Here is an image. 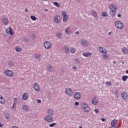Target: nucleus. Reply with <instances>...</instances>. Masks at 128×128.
<instances>
[{"label": "nucleus", "mask_w": 128, "mask_h": 128, "mask_svg": "<svg viewBox=\"0 0 128 128\" xmlns=\"http://www.w3.org/2000/svg\"><path fill=\"white\" fill-rule=\"evenodd\" d=\"M16 50L17 52H22V48L17 47L16 48Z\"/></svg>", "instance_id": "473e14b6"}, {"label": "nucleus", "mask_w": 128, "mask_h": 128, "mask_svg": "<svg viewBox=\"0 0 128 128\" xmlns=\"http://www.w3.org/2000/svg\"><path fill=\"white\" fill-rule=\"evenodd\" d=\"M65 33L68 36H70V34H72V29L70 28V27L68 26L66 28Z\"/></svg>", "instance_id": "ddd939ff"}, {"label": "nucleus", "mask_w": 128, "mask_h": 128, "mask_svg": "<svg viewBox=\"0 0 128 128\" xmlns=\"http://www.w3.org/2000/svg\"><path fill=\"white\" fill-rule=\"evenodd\" d=\"M30 18L32 20H36V18L34 16H30Z\"/></svg>", "instance_id": "58836bf2"}, {"label": "nucleus", "mask_w": 128, "mask_h": 128, "mask_svg": "<svg viewBox=\"0 0 128 128\" xmlns=\"http://www.w3.org/2000/svg\"><path fill=\"white\" fill-rule=\"evenodd\" d=\"M48 9H44V12H48Z\"/></svg>", "instance_id": "e2e57ef3"}, {"label": "nucleus", "mask_w": 128, "mask_h": 128, "mask_svg": "<svg viewBox=\"0 0 128 128\" xmlns=\"http://www.w3.org/2000/svg\"><path fill=\"white\" fill-rule=\"evenodd\" d=\"M92 16L96 18H98V13L96 12L94 10L92 11Z\"/></svg>", "instance_id": "c756f323"}, {"label": "nucleus", "mask_w": 128, "mask_h": 128, "mask_svg": "<svg viewBox=\"0 0 128 128\" xmlns=\"http://www.w3.org/2000/svg\"><path fill=\"white\" fill-rule=\"evenodd\" d=\"M98 50L100 53L104 54H106L108 52V51L106 49V48L104 47L100 46L98 48Z\"/></svg>", "instance_id": "9b49d317"}, {"label": "nucleus", "mask_w": 128, "mask_h": 128, "mask_svg": "<svg viewBox=\"0 0 128 128\" xmlns=\"http://www.w3.org/2000/svg\"><path fill=\"white\" fill-rule=\"evenodd\" d=\"M62 50L65 54H68V52H70V48L68 46L64 47Z\"/></svg>", "instance_id": "412c9836"}, {"label": "nucleus", "mask_w": 128, "mask_h": 128, "mask_svg": "<svg viewBox=\"0 0 128 128\" xmlns=\"http://www.w3.org/2000/svg\"><path fill=\"white\" fill-rule=\"evenodd\" d=\"M115 26L118 30H122L124 28V24L122 22L117 20L115 22Z\"/></svg>", "instance_id": "7ed1b4c3"}, {"label": "nucleus", "mask_w": 128, "mask_h": 128, "mask_svg": "<svg viewBox=\"0 0 128 128\" xmlns=\"http://www.w3.org/2000/svg\"><path fill=\"white\" fill-rule=\"evenodd\" d=\"M106 84L107 86H112V82H106Z\"/></svg>", "instance_id": "c03bdc74"}, {"label": "nucleus", "mask_w": 128, "mask_h": 128, "mask_svg": "<svg viewBox=\"0 0 128 128\" xmlns=\"http://www.w3.org/2000/svg\"><path fill=\"white\" fill-rule=\"evenodd\" d=\"M53 4H54V6H57V8H60V4H59L58 2H54L53 3Z\"/></svg>", "instance_id": "7c9ffc66"}, {"label": "nucleus", "mask_w": 128, "mask_h": 128, "mask_svg": "<svg viewBox=\"0 0 128 128\" xmlns=\"http://www.w3.org/2000/svg\"><path fill=\"white\" fill-rule=\"evenodd\" d=\"M122 52L124 54H128V50L126 48H122Z\"/></svg>", "instance_id": "c85d7f7f"}, {"label": "nucleus", "mask_w": 128, "mask_h": 128, "mask_svg": "<svg viewBox=\"0 0 128 128\" xmlns=\"http://www.w3.org/2000/svg\"><path fill=\"white\" fill-rule=\"evenodd\" d=\"M110 128H118L117 126H112Z\"/></svg>", "instance_id": "8fccbe9b"}, {"label": "nucleus", "mask_w": 128, "mask_h": 128, "mask_svg": "<svg viewBox=\"0 0 128 128\" xmlns=\"http://www.w3.org/2000/svg\"><path fill=\"white\" fill-rule=\"evenodd\" d=\"M22 108L24 112H26V110H28L29 107L26 105H23L22 106Z\"/></svg>", "instance_id": "b1692460"}, {"label": "nucleus", "mask_w": 128, "mask_h": 128, "mask_svg": "<svg viewBox=\"0 0 128 128\" xmlns=\"http://www.w3.org/2000/svg\"><path fill=\"white\" fill-rule=\"evenodd\" d=\"M4 102H6L4 99H0V104H4Z\"/></svg>", "instance_id": "ea45409f"}, {"label": "nucleus", "mask_w": 128, "mask_h": 128, "mask_svg": "<svg viewBox=\"0 0 128 128\" xmlns=\"http://www.w3.org/2000/svg\"><path fill=\"white\" fill-rule=\"evenodd\" d=\"M80 44L82 46H88V44H90L88 42L84 39L82 40Z\"/></svg>", "instance_id": "6e6552de"}, {"label": "nucleus", "mask_w": 128, "mask_h": 128, "mask_svg": "<svg viewBox=\"0 0 128 128\" xmlns=\"http://www.w3.org/2000/svg\"><path fill=\"white\" fill-rule=\"evenodd\" d=\"M74 104H75V106H78V104H80V102H74Z\"/></svg>", "instance_id": "49530a36"}, {"label": "nucleus", "mask_w": 128, "mask_h": 128, "mask_svg": "<svg viewBox=\"0 0 128 128\" xmlns=\"http://www.w3.org/2000/svg\"><path fill=\"white\" fill-rule=\"evenodd\" d=\"M16 102L18 101V100H16V98H14V102H16Z\"/></svg>", "instance_id": "052dcab7"}, {"label": "nucleus", "mask_w": 128, "mask_h": 128, "mask_svg": "<svg viewBox=\"0 0 128 128\" xmlns=\"http://www.w3.org/2000/svg\"><path fill=\"white\" fill-rule=\"evenodd\" d=\"M34 88L36 92H40V85L38 83L34 84Z\"/></svg>", "instance_id": "6ab92c4d"}, {"label": "nucleus", "mask_w": 128, "mask_h": 128, "mask_svg": "<svg viewBox=\"0 0 128 128\" xmlns=\"http://www.w3.org/2000/svg\"><path fill=\"white\" fill-rule=\"evenodd\" d=\"M4 74L7 76H14V72L12 70H4Z\"/></svg>", "instance_id": "20e7f679"}, {"label": "nucleus", "mask_w": 128, "mask_h": 128, "mask_svg": "<svg viewBox=\"0 0 128 128\" xmlns=\"http://www.w3.org/2000/svg\"><path fill=\"white\" fill-rule=\"evenodd\" d=\"M72 68L73 70H76V66H72Z\"/></svg>", "instance_id": "3c124183"}, {"label": "nucleus", "mask_w": 128, "mask_h": 128, "mask_svg": "<svg viewBox=\"0 0 128 128\" xmlns=\"http://www.w3.org/2000/svg\"><path fill=\"white\" fill-rule=\"evenodd\" d=\"M109 8L110 10V14L111 16H116V12L118 10V8L114 4H111L109 6Z\"/></svg>", "instance_id": "f257e3e1"}, {"label": "nucleus", "mask_w": 128, "mask_h": 128, "mask_svg": "<svg viewBox=\"0 0 128 128\" xmlns=\"http://www.w3.org/2000/svg\"><path fill=\"white\" fill-rule=\"evenodd\" d=\"M62 34L60 32H57L56 34V36H57L58 38L60 40L62 38Z\"/></svg>", "instance_id": "393cba45"}, {"label": "nucleus", "mask_w": 128, "mask_h": 128, "mask_svg": "<svg viewBox=\"0 0 128 128\" xmlns=\"http://www.w3.org/2000/svg\"><path fill=\"white\" fill-rule=\"evenodd\" d=\"M81 106L85 112H90V107L88 106V104L86 102L82 103Z\"/></svg>", "instance_id": "f03ea898"}, {"label": "nucleus", "mask_w": 128, "mask_h": 128, "mask_svg": "<svg viewBox=\"0 0 128 128\" xmlns=\"http://www.w3.org/2000/svg\"><path fill=\"white\" fill-rule=\"evenodd\" d=\"M5 118H6V120L10 119V116H5Z\"/></svg>", "instance_id": "864d4df0"}, {"label": "nucleus", "mask_w": 128, "mask_h": 128, "mask_svg": "<svg viewBox=\"0 0 128 128\" xmlns=\"http://www.w3.org/2000/svg\"><path fill=\"white\" fill-rule=\"evenodd\" d=\"M126 74H128V70L126 71Z\"/></svg>", "instance_id": "0e129e2a"}, {"label": "nucleus", "mask_w": 128, "mask_h": 128, "mask_svg": "<svg viewBox=\"0 0 128 128\" xmlns=\"http://www.w3.org/2000/svg\"><path fill=\"white\" fill-rule=\"evenodd\" d=\"M79 128H82V126H79Z\"/></svg>", "instance_id": "69168bd1"}, {"label": "nucleus", "mask_w": 128, "mask_h": 128, "mask_svg": "<svg viewBox=\"0 0 128 128\" xmlns=\"http://www.w3.org/2000/svg\"><path fill=\"white\" fill-rule=\"evenodd\" d=\"M114 94L116 98H118V90L114 92Z\"/></svg>", "instance_id": "79ce46f5"}, {"label": "nucleus", "mask_w": 128, "mask_h": 128, "mask_svg": "<svg viewBox=\"0 0 128 128\" xmlns=\"http://www.w3.org/2000/svg\"><path fill=\"white\" fill-rule=\"evenodd\" d=\"M37 102H38V104H40V102H42V100H37Z\"/></svg>", "instance_id": "09e8293b"}, {"label": "nucleus", "mask_w": 128, "mask_h": 128, "mask_svg": "<svg viewBox=\"0 0 128 128\" xmlns=\"http://www.w3.org/2000/svg\"><path fill=\"white\" fill-rule=\"evenodd\" d=\"M44 48L46 50H50L52 48V43L48 41H46L44 43Z\"/></svg>", "instance_id": "0eeeda50"}, {"label": "nucleus", "mask_w": 128, "mask_h": 128, "mask_svg": "<svg viewBox=\"0 0 128 128\" xmlns=\"http://www.w3.org/2000/svg\"><path fill=\"white\" fill-rule=\"evenodd\" d=\"M128 76H122V80L124 82H126L128 80Z\"/></svg>", "instance_id": "2f4dec72"}, {"label": "nucleus", "mask_w": 128, "mask_h": 128, "mask_svg": "<svg viewBox=\"0 0 128 128\" xmlns=\"http://www.w3.org/2000/svg\"><path fill=\"white\" fill-rule=\"evenodd\" d=\"M102 58H103V60H108V52H106V54H104L102 55Z\"/></svg>", "instance_id": "a878e982"}, {"label": "nucleus", "mask_w": 128, "mask_h": 128, "mask_svg": "<svg viewBox=\"0 0 128 128\" xmlns=\"http://www.w3.org/2000/svg\"><path fill=\"white\" fill-rule=\"evenodd\" d=\"M47 112L50 116H52L54 114V110L52 109H48Z\"/></svg>", "instance_id": "bb28decb"}, {"label": "nucleus", "mask_w": 128, "mask_h": 128, "mask_svg": "<svg viewBox=\"0 0 128 128\" xmlns=\"http://www.w3.org/2000/svg\"><path fill=\"white\" fill-rule=\"evenodd\" d=\"M46 70L49 72H52L54 70V66H52L51 64H48L46 66Z\"/></svg>", "instance_id": "dca6fc26"}, {"label": "nucleus", "mask_w": 128, "mask_h": 128, "mask_svg": "<svg viewBox=\"0 0 128 128\" xmlns=\"http://www.w3.org/2000/svg\"><path fill=\"white\" fill-rule=\"evenodd\" d=\"M82 55L85 58H89L90 56H92V53L90 52H84L82 54Z\"/></svg>", "instance_id": "5701e85b"}, {"label": "nucleus", "mask_w": 128, "mask_h": 128, "mask_svg": "<svg viewBox=\"0 0 128 128\" xmlns=\"http://www.w3.org/2000/svg\"><path fill=\"white\" fill-rule=\"evenodd\" d=\"M101 120L102 122H106V119L104 118H101Z\"/></svg>", "instance_id": "de8ad7c7"}, {"label": "nucleus", "mask_w": 128, "mask_h": 128, "mask_svg": "<svg viewBox=\"0 0 128 128\" xmlns=\"http://www.w3.org/2000/svg\"><path fill=\"white\" fill-rule=\"evenodd\" d=\"M54 20L55 24H60V16L58 15H56L54 18Z\"/></svg>", "instance_id": "f8f14e48"}, {"label": "nucleus", "mask_w": 128, "mask_h": 128, "mask_svg": "<svg viewBox=\"0 0 128 128\" xmlns=\"http://www.w3.org/2000/svg\"><path fill=\"white\" fill-rule=\"evenodd\" d=\"M22 98L24 100H28V94L24 93L23 94Z\"/></svg>", "instance_id": "4be33fe9"}, {"label": "nucleus", "mask_w": 128, "mask_h": 128, "mask_svg": "<svg viewBox=\"0 0 128 128\" xmlns=\"http://www.w3.org/2000/svg\"><path fill=\"white\" fill-rule=\"evenodd\" d=\"M121 96L123 100H128V93L124 92H122Z\"/></svg>", "instance_id": "4468645a"}, {"label": "nucleus", "mask_w": 128, "mask_h": 128, "mask_svg": "<svg viewBox=\"0 0 128 128\" xmlns=\"http://www.w3.org/2000/svg\"><path fill=\"white\" fill-rule=\"evenodd\" d=\"M65 94L66 96H72V90L70 88H66L65 89Z\"/></svg>", "instance_id": "39448f33"}, {"label": "nucleus", "mask_w": 128, "mask_h": 128, "mask_svg": "<svg viewBox=\"0 0 128 128\" xmlns=\"http://www.w3.org/2000/svg\"><path fill=\"white\" fill-rule=\"evenodd\" d=\"M6 32L7 34H10V36H14V32L12 30V28L9 27L7 28L6 30Z\"/></svg>", "instance_id": "9d476101"}, {"label": "nucleus", "mask_w": 128, "mask_h": 128, "mask_svg": "<svg viewBox=\"0 0 128 128\" xmlns=\"http://www.w3.org/2000/svg\"><path fill=\"white\" fill-rule=\"evenodd\" d=\"M102 16L106 17L108 16V14L106 12H103L102 14Z\"/></svg>", "instance_id": "e433bc0d"}, {"label": "nucleus", "mask_w": 128, "mask_h": 128, "mask_svg": "<svg viewBox=\"0 0 128 128\" xmlns=\"http://www.w3.org/2000/svg\"><path fill=\"white\" fill-rule=\"evenodd\" d=\"M3 126H4V124L0 123V128H2Z\"/></svg>", "instance_id": "13d9d810"}, {"label": "nucleus", "mask_w": 128, "mask_h": 128, "mask_svg": "<svg viewBox=\"0 0 128 128\" xmlns=\"http://www.w3.org/2000/svg\"><path fill=\"white\" fill-rule=\"evenodd\" d=\"M62 14L64 18H63V22H68V15L66 14V12H62Z\"/></svg>", "instance_id": "1a4fd4ad"}, {"label": "nucleus", "mask_w": 128, "mask_h": 128, "mask_svg": "<svg viewBox=\"0 0 128 128\" xmlns=\"http://www.w3.org/2000/svg\"><path fill=\"white\" fill-rule=\"evenodd\" d=\"M74 98H75V100H78L80 98V92H76L74 96Z\"/></svg>", "instance_id": "2eb2a0df"}, {"label": "nucleus", "mask_w": 128, "mask_h": 128, "mask_svg": "<svg viewBox=\"0 0 128 128\" xmlns=\"http://www.w3.org/2000/svg\"><path fill=\"white\" fill-rule=\"evenodd\" d=\"M16 102H14L12 106L11 107V108H12V110L14 109V108H16Z\"/></svg>", "instance_id": "4c0bfd02"}, {"label": "nucleus", "mask_w": 128, "mask_h": 128, "mask_svg": "<svg viewBox=\"0 0 128 128\" xmlns=\"http://www.w3.org/2000/svg\"><path fill=\"white\" fill-rule=\"evenodd\" d=\"M24 42H28V38H25Z\"/></svg>", "instance_id": "603ef678"}, {"label": "nucleus", "mask_w": 128, "mask_h": 128, "mask_svg": "<svg viewBox=\"0 0 128 128\" xmlns=\"http://www.w3.org/2000/svg\"><path fill=\"white\" fill-rule=\"evenodd\" d=\"M80 34V32L77 31L76 32L75 34Z\"/></svg>", "instance_id": "bf43d9fd"}, {"label": "nucleus", "mask_w": 128, "mask_h": 128, "mask_svg": "<svg viewBox=\"0 0 128 128\" xmlns=\"http://www.w3.org/2000/svg\"><path fill=\"white\" fill-rule=\"evenodd\" d=\"M110 34V32H109V34Z\"/></svg>", "instance_id": "338daca9"}, {"label": "nucleus", "mask_w": 128, "mask_h": 128, "mask_svg": "<svg viewBox=\"0 0 128 128\" xmlns=\"http://www.w3.org/2000/svg\"><path fill=\"white\" fill-rule=\"evenodd\" d=\"M56 123L54 122V123H52V124H50L49 125V126L50 128H54V126H56Z\"/></svg>", "instance_id": "f704fd0d"}, {"label": "nucleus", "mask_w": 128, "mask_h": 128, "mask_svg": "<svg viewBox=\"0 0 128 128\" xmlns=\"http://www.w3.org/2000/svg\"><path fill=\"white\" fill-rule=\"evenodd\" d=\"M75 62H76V64H78L80 62V60L78 58H76L75 60Z\"/></svg>", "instance_id": "a19ab883"}, {"label": "nucleus", "mask_w": 128, "mask_h": 128, "mask_svg": "<svg viewBox=\"0 0 128 128\" xmlns=\"http://www.w3.org/2000/svg\"><path fill=\"white\" fill-rule=\"evenodd\" d=\"M32 40H36V36L33 34L32 36Z\"/></svg>", "instance_id": "37998d69"}, {"label": "nucleus", "mask_w": 128, "mask_h": 128, "mask_svg": "<svg viewBox=\"0 0 128 128\" xmlns=\"http://www.w3.org/2000/svg\"><path fill=\"white\" fill-rule=\"evenodd\" d=\"M2 22L4 26H8V19L6 17L3 18Z\"/></svg>", "instance_id": "f3484780"}, {"label": "nucleus", "mask_w": 128, "mask_h": 128, "mask_svg": "<svg viewBox=\"0 0 128 128\" xmlns=\"http://www.w3.org/2000/svg\"><path fill=\"white\" fill-rule=\"evenodd\" d=\"M8 66H10V68H12V66H14V62H9L8 63Z\"/></svg>", "instance_id": "72a5a7b5"}, {"label": "nucleus", "mask_w": 128, "mask_h": 128, "mask_svg": "<svg viewBox=\"0 0 128 128\" xmlns=\"http://www.w3.org/2000/svg\"><path fill=\"white\" fill-rule=\"evenodd\" d=\"M44 120L47 122H54V118L50 116V115H48L44 118Z\"/></svg>", "instance_id": "423d86ee"}, {"label": "nucleus", "mask_w": 128, "mask_h": 128, "mask_svg": "<svg viewBox=\"0 0 128 128\" xmlns=\"http://www.w3.org/2000/svg\"><path fill=\"white\" fill-rule=\"evenodd\" d=\"M70 52L71 54H76V49L74 48H72L70 49Z\"/></svg>", "instance_id": "cd10ccee"}, {"label": "nucleus", "mask_w": 128, "mask_h": 128, "mask_svg": "<svg viewBox=\"0 0 128 128\" xmlns=\"http://www.w3.org/2000/svg\"><path fill=\"white\" fill-rule=\"evenodd\" d=\"M118 120H114L111 122V126H116V124H118Z\"/></svg>", "instance_id": "aec40b11"}, {"label": "nucleus", "mask_w": 128, "mask_h": 128, "mask_svg": "<svg viewBox=\"0 0 128 128\" xmlns=\"http://www.w3.org/2000/svg\"><path fill=\"white\" fill-rule=\"evenodd\" d=\"M34 56L35 58H36V59L40 58V54H34Z\"/></svg>", "instance_id": "c9c22d12"}, {"label": "nucleus", "mask_w": 128, "mask_h": 128, "mask_svg": "<svg viewBox=\"0 0 128 128\" xmlns=\"http://www.w3.org/2000/svg\"><path fill=\"white\" fill-rule=\"evenodd\" d=\"M122 64H124V62H123Z\"/></svg>", "instance_id": "774afa93"}, {"label": "nucleus", "mask_w": 128, "mask_h": 128, "mask_svg": "<svg viewBox=\"0 0 128 128\" xmlns=\"http://www.w3.org/2000/svg\"><path fill=\"white\" fill-rule=\"evenodd\" d=\"M118 18H121L122 15H120V14H118Z\"/></svg>", "instance_id": "4d7b16f0"}, {"label": "nucleus", "mask_w": 128, "mask_h": 128, "mask_svg": "<svg viewBox=\"0 0 128 128\" xmlns=\"http://www.w3.org/2000/svg\"><path fill=\"white\" fill-rule=\"evenodd\" d=\"M0 100H4V97L2 95H0Z\"/></svg>", "instance_id": "6e6d98bb"}, {"label": "nucleus", "mask_w": 128, "mask_h": 128, "mask_svg": "<svg viewBox=\"0 0 128 128\" xmlns=\"http://www.w3.org/2000/svg\"><path fill=\"white\" fill-rule=\"evenodd\" d=\"M25 12H28L29 10L28 8H26L25 9Z\"/></svg>", "instance_id": "5fc2aeb1"}, {"label": "nucleus", "mask_w": 128, "mask_h": 128, "mask_svg": "<svg viewBox=\"0 0 128 128\" xmlns=\"http://www.w3.org/2000/svg\"><path fill=\"white\" fill-rule=\"evenodd\" d=\"M98 102V97H96V96L94 97L92 102V104L96 106Z\"/></svg>", "instance_id": "a211bd4d"}, {"label": "nucleus", "mask_w": 128, "mask_h": 128, "mask_svg": "<svg viewBox=\"0 0 128 128\" xmlns=\"http://www.w3.org/2000/svg\"><path fill=\"white\" fill-rule=\"evenodd\" d=\"M94 112H96V114H98V112H100L98 109H94Z\"/></svg>", "instance_id": "a18cd8bd"}, {"label": "nucleus", "mask_w": 128, "mask_h": 128, "mask_svg": "<svg viewBox=\"0 0 128 128\" xmlns=\"http://www.w3.org/2000/svg\"><path fill=\"white\" fill-rule=\"evenodd\" d=\"M113 64H116V61H114V62H113Z\"/></svg>", "instance_id": "680f3d73"}]
</instances>
